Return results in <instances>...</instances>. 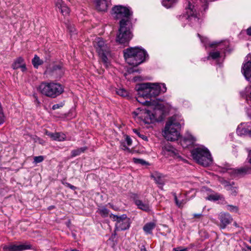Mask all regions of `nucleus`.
<instances>
[{"label":"nucleus","instance_id":"obj_8","mask_svg":"<svg viewBox=\"0 0 251 251\" xmlns=\"http://www.w3.org/2000/svg\"><path fill=\"white\" fill-rule=\"evenodd\" d=\"M133 114L135 115L134 118L137 121L143 122L145 124H150L157 119L156 113H153L146 109L138 108Z\"/></svg>","mask_w":251,"mask_h":251},{"label":"nucleus","instance_id":"obj_31","mask_svg":"<svg viewBox=\"0 0 251 251\" xmlns=\"http://www.w3.org/2000/svg\"><path fill=\"white\" fill-rule=\"evenodd\" d=\"M220 56V53L219 51H211L209 53V55L207 57V59L211 58L213 59H216L219 58Z\"/></svg>","mask_w":251,"mask_h":251},{"label":"nucleus","instance_id":"obj_30","mask_svg":"<svg viewBox=\"0 0 251 251\" xmlns=\"http://www.w3.org/2000/svg\"><path fill=\"white\" fill-rule=\"evenodd\" d=\"M222 198V197L218 194H211L209 195L206 198V199L211 201H216L219 200H220Z\"/></svg>","mask_w":251,"mask_h":251},{"label":"nucleus","instance_id":"obj_27","mask_svg":"<svg viewBox=\"0 0 251 251\" xmlns=\"http://www.w3.org/2000/svg\"><path fill=\"white\" fill-rule=\"evenodd\" d=\"M87 149V147H83L80 148H78L75 150H74L71 151L72 156L75 157L77 155H79L81 153L84 152Z\"/></svg>","mask_w":251,"mask_h":251},{"label":"nucleus","instance_id":"obj_56","mask_svg":"<svg viewBox=\"0 0 251 251\" xmlns=\"http://www.w3.org/2000/svg\"><path fill=\"white\" fill-rule=\"evenodd\" d=\"M67 251H78L76 249H70V250H67Z\"/></svg>","mask_w":251,"mask_h":251},{"label":"nucleus","instance_id":"obj_33","mask_svg":"<svg viewBox=\"0 0 251 251\" xmlns=\"http://www.w3.org/2000/svg\"><path fill=\"white\" fill-rule=\"evenodd\" d=\"M43 160H44V157L42 155L35 156L34 157L33 162L35 164H37V163L42 162Z\"/></svg>","mask_w":251,"mask_h":251},{"label":"nucleus","instance_id":"obj_17","mask_svg":"<svg viewBox=\"0 0 251 251\" xmlns=\"http://www.w3.org/2000/svg\"><path fill=\"white\" fill-rule=\"evenodd\" d=\"M219 219L220 221V227L225 228L227 225L229 224L232 221L231 216L226 213H221L219 215Z\"/></svg>","mask_w":251,"mask_h":251},{"label":"nucleus","instance_id":"obj_37","mask_svg":"<svg viewBox=\"0 0 251 251\" xmlns=\"http://www.w3.org/2000/svg\"><path fill=\"white\" fill-rule=\"evenodd\" d=\"M227 207H228L227 209L230 211L237 212L238 210V208L236 206H233V205H228Z\"/></svg>","mask_w":251,"mask_h":251},{"label":"nucleus","instance_id":"obj_21","mask_svg":"<svg viewBox=\"0 0 251 251\" xmlns=\"http://www.w3.org/2000/svg\"><path fill=\"white\" fill-rule=\"evenodd\" d=\"M195 138L192 135L188 134L180 141V144L183 148H187L192 145L195 141Z\"/></svg>","mask_w":251,"mask_h":251},{"label":"nucleus","instance_id":"obj_13","mask_svg":"<svg viewBox=\"0 0 251 251\" xmlns=\"http://www.w3.org/2000/svg\"><path fill=\"white\" fill-rule=\"evenodd\" d=\"M228 173L233 177L242 176L251 174V167L245 166L239 169H230L228 170Z\"/></svg>","mask_w":251,"mask_h":251},{"label":"nucleus","instance_id":"obj_16","mask_svg":"<svg viewBox=\"0 0 251 251\" xmlns=\"http://www.w3.org/2000/svg\"><path fill=\"white\" fill-rule=\"evenodd\" d=\"M97 10L101 12L107 11L111 5L110 0H94Z\"/></svg>","mask_w":251,"mask_h":251},{"label":"nucleus","instance_id":"obj_15","mask_svg":"<svg viewBox=\"0 0 251 251\" xmlns=\"http://www.w3.org/2000/svg\"><path fill=\"white\" fill-rule=\"evenodd\" d=\"M31 246L27 244H9L3 247V251H23L30 249Z\"/></svg>","mask_w":251,"mask_h":251},{"label":"nucleus","instance_id":"obj_7","mask_svg":"<svg viewBox=\"0 0 251 251\" xmlns=\"http://www.w3.org/2000/svg\"><path fill=\"white\" fill-rule=\"evenodd\" d=\"M94 46L96 49L100 57L106 66L108 64L107 56L110 53V49L103 40L100 37L95 39Z\"/></svg>","mask_w":251,"mask_h":251},{"label":"nucleus","instance_id":"obj_5","mask_svg":"<svg viewBox=\"0 0 251 251\" xmlns=\"http://www.w3.org/2000/svg\"><path fill=\"white\" fill-rule=\"evenodd\" d=\"M131 27V23L129 20L122 19L120 22V28L116 41L121 44L128 43L132 37Z\"/></svg>","mask_w":251,"mask_h":251},{"label":"nucleus","instance_id":"obj_23","mask_svg":"<svg viewBox=\"0 0 251 251\" xmlns=\"http://www.w3.org/2000/svg\"><path fill=\"white\" fill-rule=\"evenodd\" d=\"M46 135L51 138L53 140L57 141H63L65 140L66 138L65 134L61 132L51 133L47 131Z\"/></svg>","mask_w":251,"mask_h":251},{"label":"nucleus","instance_id":"obj_18","mask_svg":"<svg viewBox=\"0 0 251 251\" xmlns=\"http://www.w3.org/2000/svg\"><path fill=\"white\" fill-rule=\"evenodd\" d=\"M55 5L56 9H58L64 16H67L70 13L69 8L64 3L63 0H57Z\"/></svg>","mask_w":251,"mask_h":251},{"label":"nucleus","instance_id":"obj_1","mask_svg":"<svg viewBox=\"0 0 251 251\" xmlns=\"http://www.w3.org/2000/svg\"><path fill=\"white\" fill-rule=\"evenodd\" d=\"M137 91L136 100L140 103L145 105H155L156 101L153 100L161 93L167 91L164 83H143L136 86Z\"/></svg>","mask_w":251,"mask_h":251},{"label":"nucleus","instance_id":"obj_51","mask_svg":"<svg viewBox=\"0 0 251 251\" xmlns=\"http://www.w3.org/2000/svg\"><path fill=\"white\" fill-rule=\"evenodd\" d=\"M219 43H217V42H214V43H212L211 44H209V46L211 48H213L215 46H217L218 45Z\"/></svg>","mask_w":251,"mask_h":251},{"label":"nucleus","instance_id":"obj_34","mask_svg":"<svg viewBox=\"0 0 251 251\" xmlns=\"http://www.w3.org/2000/svg\"><path fill=\"white\" fill-rule=\"evenodd\" d=\"M198 36L200 38L201 42L203 43L205 45V46L208 44V40L207 38L202 37L199 34H198Z\"/></svg>","mask_w":251,"mask_h":251},{"label":"nucleus","instance_id":"obj_49","mask_svg":"<svg viewBox=\"0 0 251 251\" xmlns=\"http://www.w3.org/2000/svg\"><path fill=\"white\" fill-rule=\"evenodd\" d=\"M61 69V67L60 65H54L53 67V71L60 70Z\"/></svg>","mask_w":251,"mask_h":251},{"label":"nucleus","instance_id":"obj_28","mask_svg":"<svg viewBox=\"0 0 251 251\" xmlns=\"http://www.w3.org/2000/svg\"><path fill=\"white\" fill-rule=\"evenodd\" d=\"M32 63L34 68H38L39 66L43 63V61L40 59L37 55H35L32 60Z\"/></svg>","mask_w":251,"mask_h":251},{"label":"nucleus","instance_id":"obj_25","mask_svg":"<svg viewBox=\"0 0 251 251\" xmlns=\"http://www.w3.org/2000/svg\"><path fill=\"white\" fill-rule=\"evenodd\" d=\"M155 226V225L154 223L152 222L148 223L145 225L143 227V230L147 234H151L152 229L154 228Z\"/></svg>","mask_w":251,"mask_h":251},{"label":"nucleus","instance_id":"obj_54","mask_svg":"<svg viewBox=\"0 0 251 251\" xmlns=\"http://www.w3.org/2000/svg\"><path fill=\"white\" fill-rule=\"evenodd\" d=\"M133 131L134 133H135L137 135L138 134V132H139V131L136 129H133Z\"/></svg>","mask_w":251,"mask_h":251},{"label":"nucleus","instance_id":"obj_11","mask_svg":"<svg viewBox=\"0 0 251 251\" xmlns=\"http://www.w3.org/2000/svg\"><path fill=\"white\" fill-rule=\"evenodd\" d=\"M112 11L114 12V14H116L117 18L125 17L126 18V20L124 19L125 20H129L128 18L132 13L129 8L121 5L114 6L112 9Z\"/></svg>","mask_w":251,"mask_h":251},{"label":"nucleus","instance_id":"obj_24","mask_svg":"<svg viewBox=\"0 0 251 251\" xmlns=\"http://www.w3.org/2000/svg\"><path fill=\"white\" fill-rule=\"evenodd\" d=\"M151 177H152L155 182L159 185H163L164 184V181L162 179V175L157 172H155L151 175Z\"/></svg>","mask_w":251,"mask_h":251},{"label":"nucleus","instance_id":"obj_35","mask_svg":"<svg viewBox=\"0 0 251 251\" xmlns=\"http://www.w3.org/2000/svg\"><path fill=\"white\" fill-rule=\"evenodd\" d=\"M250 89V88L247 87L246 88L245 91L241 92V94L242 96V97H247L249 95Z\"/></svg>","mask_w":251,"mask_h":251},{"label":"nucleus","instance_id":"obj_9","mask_svg":"<svg viewBox=\"0 0 251 251\" xmlns=\"http://www.w3.org/2000/svg\"><path fill=\"white\" fill-rule=\"evenodd\" d=\"M114 221L116 222L115 223V230L117 231L125 230L129 228L130 226V220L126 214H123L120 216L114 214H110L109 215Z\"/></svg>","mask_w":251,"mask_h":251},{"label":"nucleus","instance_id":"obj_52","mask_svg":"<svg viewBox=\"0 0 251 251\" xmlns=\"http://www.w3.org/2000/svg\"><path fill=\"white\" fill-rule=\"evenodd\" d=\"M121 149H122L123 150H127L129 151V149L127 147H126L125 145H121Z\"/></svg>","mask_w":251,"mask_h":251},{"label":"nucleus","instance_id":"obj_41","mask_svg":"<svg viewBox=\"0 0 251 251\" xmlns=\"http://www.w3.org/2000/svg\"><path fill=\"white\" fill-rule=\"evenodd\" d=\"M137 135L139 137L142 138L143 140H144L145 141H148V137L146 135H145L143 134H141L140 132H138Z\"/></svg>","mask_w":251,"mask_h":251},{"label":"nucleus","instance_id":"obj_29","mask_svg":"<svg viewBox=\"0 0 251 251\" xmlns=\"http://www.w3.org/2000/svg\"><path fill=\"white\" fill-rule=\"evenodd\" d=\"M177 2V0H162V5L167 8H170Z\"/></svg>","mask_w":251,"mask_h":251},{"label":"nucleus","instance_id":"obj_3","mask_svg":"<svg viewBox=\"0 0 251 251\" xmlns=\"http://www.w3.org/2000/svg\"><path fill=\"white\" fill-rule=\"evenodd\" d=\"M124 55L127 63L134 66L143 63L148 56L144 49L138 47L126 49L124 50Z\"/></svg>","mask_w":251,"mask_h":251},{"label":"nucleus","instance_id":"obj_44","mask_svg":"<svg viewBox=\"0 0 251 251\" xmlns=\"http://www.w3.org/2000/svg\"><path fill=\"white\" fill-rule=\"evenodd\" d=\"M68 29L70 30V32L72 34L75 33V29L73 26L70 25L68 27Z\"/></svg>","mask_w":251,"mask_h":251},{"label":"nucleus","instance_id":"obj_10","mask_svg":"<svg viewBox=\"0 0 251 251\" xmlns=\"http://www.w3.org/2000/svg\"><path fill=\"white\" fill-rule=\"evenodd\" d=\"M200 9L197 4H196L193 1L191 2L190 1H188L187 5L186 6L187 16L183 15L182 16V18L185 17L192 23H193V22L198 23L199 18L197 16V10Z\"/></svg>","mask_w":251,"mask_h":251},{"label":"nucleus","instance_id":"obj_47","mask_svg":"<svg viewBox=\"0 0 251 251\" xmlns=\"http://www.w3.org/2000/svg\"><path fill=\"white\" fill-rule=\"evenodd\" d=\"M174 251H186V248H181L180 247H178L174 249Z\"/></svg>","mask_w":251,"mask_h":251},{"label":"nucleus","instance_id":"obj_60","mask_svg":"<svg viewBox=\"0 0 251 251\" xmlns=\"http://www.w3.org/2000/svg\"><path fill=\"white\" fill-rule=\"evenodd\" d=\"M249 242L251 243V237L249 239Z\"/></svg>","mask_w":251,"mask_h":251},{"label":"nucleus","instance_id":"obj_53","mask_svg":"<svg viewBox=\"0 0 251 251\" xmlns=\"http://www.w3.org/2000/svg\"><path fill=\"white\" fill-rule=\"evenodd\" d=\"M174 199H175V201L176 203H177L179 201L178 200V199L177 198L176 194L175 193L174 194Z\"/></svg>","mask_w":251,"mask_h":251},{"label":"nucleus","instance_id":"obj_57","mask_svg":"<svg viewBox=\"0 0 251 251\" xmlns=\"http://www.w3.org/2000/svg\"><path fill=\"white\" fill-rule=\"evenodd\" d=\"M141 251H147V250H146L145 247L144 246H143V248H141Z\"/></svg>","mask_w":251,"mask_h":251},{"label":"nucleus","instance_id":"obj_40","mask_svg":"<svg viewBox=\"0 0 251 251\" xmlns=\"http://www.w3.org/2000/svg\"><path fill=\"white\" fill-rule=\"evenodd\" d=\"M201 6L203 7V9L205 10V9L207 7V0H203V1H201Z\"/></svg>","mask_w":251,"mask_h":251},{"label":"nucleus","instance_id":"obj_4","mask_svg":"<svg viewBox=\"0 0 251 251\" xmlns=\"http://www.w3.org/2000/svg\"><path fill=\"white\" fill-rule=\"evenodd\" d=\"M38 90L42 94L51 98H56L64 91L61 84L52 82L41 83L38 87Z\"/></svg>","mask_w":251,"mask_h":251},{"label":"nucleus","instance_id":"obj_20","mask_svg":"<svg viewBox=\"0 0 251 251\" xmlns=\"http://www.w3.org/2000/svg\"><path fill=\"white\" fill-rule=\"evenodd\" d=\"M134 201L139 209L147 212L151 211L149 203L144 202L140 200L137 199L135 197L134 198Z\"/></svg>","mask_w":251,"mask_h":251},{"label":"nucleus","instance_id":"obj_6","mask_svg":"<svg viewBox=\"0 0 251 251\" xmlns=\"http://www.w3.org/2000/svg\"><path fill=\"white\" fill-rule=\"evenodd\" d=\"M192 156L199 164L208 166L212 162V158L209 151L205 148H197L192 152Z\"/></svg>","mask_w":251,"mask_h":251},{"label":"nucleus","instance_id":"obj_26","mask_svg":"<svg viewBox=\"0 0 251 251\" xmlns=\"http://www.w3.org/2000/svg\"><path fill=\"white\" fill-rule=\"evenodd\" d=\"M97 212L103 218L108 217L109 214V210L104 206L100 207L98 209Z\"/></svg>","mask_w":251,"mask_h":251},{"label":"nucleus","instance_id":"obj_48","mask_svg":"<svg viewBox=\"0 0 251 251\" xmlns=\"http://www.w3.org/2000/svg\"><path fill=\"white\" fill-rule=\"evenodd\" d=\"M234 184V183L233 182H232V183H230L229 182H227V181H226L225 182V186L226 187H229L228 188V190L231 187H232V185Z\"/></svg>","mask_w":251,"mask_h":251},{"label":"nucleus","instance_id":"obj_12","mask_svg":"<svg viewBox=\"0 0 251 251\" xmlns=\"http://www.w3.org/2000/svg\"><path fill=\"white\" fill-rule=\"evenodd\" d=\"M162 152L166 157L171 156L175 159H177L179 160L182 159L181 157L179 154L178 151L170 144L165 145L162 148Z\"/></svg>","mask_w":251,"mask_h":251},{"label":"nucleus","instance_id":"obj_55","mask_svg":"<svg viewBox=\"0 0 251 251\" xmlns=\"http://www.w3.org/2000/svg\"><path fill=\"white\" fill-rule=\"evenodd\" d=\"M247 248L249 250H244V251H251V246H247Z\"/></svg>","mask_w":251,"mask_h":251},{"label":"nucleus","instance_id":"obj_43","mask_svg":"<svg viewBox=\"0 0 251 251\" xmlns=\"http://www.w3.org/2000/svg\"><path fill=\"white\" fill-rule=\"evenodd\" d=\"M134 162L144 164L145 163V161L142 159L134 158Z\"/></svg>","mask_w":251,"mask_h":251},{"label":"nucleus","instance_id":"obj_32","mask_svg":"<svg viewBox=\"0 0 251 251\" xmlns=\"http://www.w3.org/2000/svg\"><path fill=\"white\" fill-rule=\"evenodd\" d=\"M116 93L118 95L123 97H125L128 96V92L123 88L117 90Z\"/></svg>","mask_w":251,"mask_h":251},{"label":"nucleus","instance_id":"obj_42","mask_svg":"<svg viewBox=\"0 0 251 251\" xmlns=\"http://www.w3.org/2000/svg\"><path fill=\"white\" fill-rule=\"evenodd\" d=\"M186 203V201H185L184 200H182L180 201H178L177 203H176V205L179 207H181L183 206V205Z\"/></svg>","mask_w":251,"mask_h":251},{"label":"nucleus","instance_id":"obj_39","mask_svg":"<svg viewBox=\"0 0 251 251\" xmlns=\"http://www.w3.org/2000/svg\"><path fill=\"white\" fill-rule=\"evenodd\" d=\"M126 141L127 144L128 146H131V144H132V140L130 138V137L129 136H126Z\"/></svg>","mask_w":251,"mask_h":251},{"label":"nucleus","instance_id":"obj_45","mask_svg":"<svg viewBox=\"0 0 251 251\" xmlns=\"http://www.w3.org/2000/svg\"><path fill=\"white\" fill-rule=\"evenodd\" d=\"M66 186L73 190H75L76 189V187L69 183H66Z\"/></svg>","mask_w":251,"mask_h":251},{"label":"nucleus","instance_id":"obj_19","mask_svg":"<svg viewBox=\"0 0 251 251\" xmlns=\"http://www.w3.org/2000/svg\"><path fill=\"white\" fill-rule=\"evenodd\" d=\"M12 68L14 70L21 69L22 72H25L26 70V65L24 63V59L22 57L17 58L12 65Z\"/></svg>","mask_w":251,"mask_h":251},{"label":"nucleus","instance_id":"obj_14","mask_svg":"<svg viewBox=\"0 0 251 251\" xmlns=\"http://www.w3.org/2000/svg\"><path fill=\"white\" fill-rule=\"evenodd\" d=\"M250 98L251 100V91L250 92ZM237 133L240 136H251V122L247 124H241L237 127Z\"/></svg>","mask_w":251,"mask_h":251},{"label":"nucleus","instance_id":"obj_38","mask_svg":"<svg viewBox=\"0 0 251 251\" xmlns=\"http://www.w3.org/2000/svg\"><path fill=\"white\" fill-rule=\"evenodd\" d=\"M229 190L231 191V193L234 196H235L237 193V188L236 187H231L229 189Z\"/></svg>","mask_w":251,"mask_h":251},{"label":"nucleus","instance_id":"obj_46","mask_svg":"<svg viewBox=\"0 0 251 251\" xmlns=\"http://www.w3.org/2000/svg\"><path fill=\"white\" fill-rule=\"evenodd\" d=\"M202 216V215L201 213L193 214V218L196 219H200Z\"/></svg>","mask_w":251,"mask_h":251},{"label":"nucleus","instance_id":"obj_50","mask_svg":"<svg viewBox=\"0 0 251 251\" xmlns=\"http://www.w3.org/2000/svg\"><path fill=\"white\" fill-rule=\"evenodd\" d=\"M247 33L248 35L251 36V26L247 29Z\"/></svg>","mask_w":251,"mask_h":251},{"label":"nucleus","instance_id":"obj_36","mask_svg":"<svg viewBox=\"0 0 251 251\" xmlns=\"http://www.w3.org/2000/svg\"><path fill=\"white\" fill-rule=\"evenodd\" d=\"M63 105H64V103L63 102H61V103H58V104H55L52 106V109L53 110H55V109H58L60 107H62Z\"/></svg>","mask_w":251,"mask_h":251},{"label":"nucleus","instance_id":"obj_22","mask_svg":"<svg viewBox=\"0 0 251 251\" xmlns=\"http://www.w3.org/2000/svg\"><path fill=\"white\" fill-rule=\"evenodd\" d=\"M242 73L246 78L251 82V60L244 65Z\"/></svg>","mask_w":251,"mask_h":251},{"label":"nucleus","instance_id":"obj_59","mask_svg":"<svg viewBox=\"0 0 251 251\" xmlns=\"http://www.w3.org/2000/svg\"><path fill=\"white\" fill-rule=\"evenodd\" d=\"M249 162L251 164V158L249 159Z\"/></svg>","mask_w":251,"mask_h":251},{"label":"nucleus","instance_id":"obj_2","mask_svg":"<svg viewBox=\"0 0 251 251\" xmlns=\"http://www.w3.org/2000/svg\"><path fill=\"white\" fill-rule=\"evenodd\" d=\"M183 122L178 116L174 115L170 117L167 122L163 135L168 141H174L178 140L179 136V130Z\"/></svg>","mask_w":251,"mask_h":251},{"label":"nucleus","instance_id":"obj_58","mask_svg":"<svg viewBox=\"0 0 251 251\" xmlns=\"http://www.w3.org/2000/svg\"><path fill=\"white\" fill-rule=\"evenodd\" d=\"M137 70L136 69H132V70H131V72H137Z\"/></svg>","mask_w":251,"mask_h":251}]
</instances>
